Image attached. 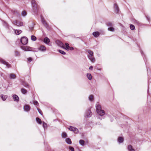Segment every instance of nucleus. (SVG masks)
I'll return each instance as SVG.
<instances>
[{"instance_id":"obj_11","label":"nucleus","mask_w":151,"mask_h":151,"mask_svg":"<svg viewBox=\"0 0 151 151\" xmlns=\"http://www.w3.org/2000/svg\"><path fill=\"white\" fill-rule=\"evenodd\" d=\"M39 49L41 51H45L46 49V47L44 45H41Z\"/></svg>"},{"instance_id":"obj_28","label":"nucleus","mask_w":151,"mask_h":151,"mask_svg":"<svg viewBox=\"0 0 151 151\" xmlns=\"http://www.w3.org/2000/svg\"><path fill=\"white\" fill-rule=\"evenodd\" d=\"M87 52L89 54V55H93V52L91 50H87Z\"/></svg>"},{"instance_id":"obj_6","label":"nucleus","mask_w":151,"mask_h":151,"mask_svg":"<svg viewBox=\"0 0 151 151\" xmlns=\"http://www.w3.org/2000/svg\"><path fill=\"white\" fill-rule=\"evenodd\" d=\"M22 50H24L25 51H33V48H32V47L28 46L22 47Z\"/></svg>"},{"instance_id":"obj_40","label":"nucleus","mask_w":151,"mask_h":151,"mask_svg":"<svg viewBox=\"0 0 151 151\" xmlns=\"http://www.w3.org/2000/svg\"><path fill=\"white\" fill-rule=\"evenodd\" d=\"M106 24H107V25H108V26H111L112 25V24L111 22H109L107 23Z\"/></svg>"},{"instance_id":"obj_23","label":"nucleus","mask_w":151,"mask_h":151,"mask_svg":"<svg viewBox=\"0 0 151 151\" xmlns=\"http://www.w3.org/2000/svg\"><path fill=\"white\" fill-rule=\"evenodd\" d=\"M21 91L22 93L23 94H25L27 93V91L26 89L24 88H22L21 89Z\"/></svg>"},{"instance_id":"obj_20","label":"nucleus","mask_w":151,"mask_h":151,"mask_svg":"<svg viewBox=\"0 0 151 151\" xmlns=\"http://www.w3.org/2000/svg\"><path fill=\"white\" fill-rule=\"evenodd\" d=\"M1 99H2L3 101H5L6 100V99L7 98V96L6 95H4L2 94L1 96Z\"/></svg>"},{"instance_id":"obj_5","label":"nucleus","mask_w":151,"mask_h":151,"mask_svg":"<svg viewBox=\"0 0 151 151\" xmlns=\"http://www.w3.org/2000/svg\"><path fill=\"white\" fill-rule=\"evenodd\" d=\"M55 43L59 47L66 49V48L65 46L63 45V43L60 41L57 40L55 41Z\"/></svg>"},{"instance_id":"obj_26","label":"nucleus","mask_w":151,"mask_h":151,"mask_svg":"<svg viewBox=\"0 0 151 151\" xmlns=\"http://www.w3.org/2000/svg\"><path fill=\"white\" fill-rule=\"evenodd\" d=\"M41 21L42 23L45 25L47 26V24L45 22V20L43 18H41Z\"/></svg>"},{"instance_id":"obj_9","label":"nucleus","mask_w":151,"mask_h":151,"mask_svg":"<svg viewBox=\"0 0 151 151\" xmlns=\"http://www.w3.org/2000/svg\"><path fill=\"white\" fill-rule=\"evenodd\" d=\"M88 57L89 59L93 63H94L95 61V59L93 55H88Z\"/></svg>"},{"instance_id":"obj_8","label":"nucleus","mask_w":151,"mask_h":151,"mask_svg":"<svg viewBox=\"0 0 151 151\" xmlns=\"http://www.w3.org/2000/svg\"><path fill=\"white\" fill-rule=\"evenodd\" d=\"M0 62L6 65L7 67L8 68H9L10 67V65L9 64L2 59H0Z\"/></svg>"},{"instance_id":"obj_17","label":"nucleus","mask_w":151,"mask_h":151,"mask_svg":"<svg viewBox=\"0 0 151 151\" xmlns=\"http://www.w3.org/2000/svg\"><path fill=\"white\" fill-rule=\"evenodd\" d=\"M92 115V112H91V110H88L87 112V113L86 114L87 117H89L91 116Z\"/></svg>"},{"instance_id":"obj_1","label":"nucleus","mask_w":151,"mask_h":151,"mask_svg":"<svg viewBox=\"0 0 151 151\" xmlns=\"http://www.w3.org/2000/svg\"><path fill=\"white\" fill-rule=\"evenodd\" d=\"M33 10L34 12H35L38 9V7L35 1L32 0L31 2Z\"/></svg>"},{"instance_id":"obj_10","label":"nucleus","mask_w":151,"mask_h":151,"mask_svg":"<svg viewBox=\"0 0 151 151\" xmlns=\"http://www.w3.org/2000/svg\"><path fill=\"white\" fill-rule=\"evenodd\" d=\"M24 109L25 111H29L30 110V107L28 105H25L24 107Z\"/></svg>"},{"instance_id":"obj_32","label":"nucleus","mask_w":151,"mask_h":151,"mask_svg":"<svg viewBox=\"0 0 151 151\" xmlns=\"http://www.w3.org/2000/svg\"><path fill=\"white\" fill-rule=\"evenodd\" d=\"M22 84L24 86L26 87H27L29 86L28 84L27 83L25 82H23L22 83Z\"/></svg>"},{"instance_id":"obj_36","label":"nucleus","mask_w":151,"mask_h":151,"mask_svg":"<svg viewBox=\"0 0 151 151\" xmlns=\"http://www.w3.org/2000/svg\"><path fill=\"white\" fill-rule=\"evenodd\" d=\"M108 29L111 31H114V29L113 27H111L110 28H108Z\"/></svg>"},{"instance_id":"obj_33","label":"nucleus","mask_w":151,"mask_h":151,"mask_svg":"<svg viewBox=\"0 0 151 151\" xmlns=\"http://www.w3.org/2000/svg\"><path fill=\"white\" fill-rule=\"evenodd\" d=\"M63 138H65L66 137V133L65 132H63L62 135Z\"/></svg>"},{"instance_id":"obj_34","label":"nucleus","mask_w":151,"mask_h":151,"mask_svg":"<svg viewBox=\"0 0 151 151\" xmlns=\"http://www.w3.org/2000/svg\"><path fill=\"white\" fill-rule=\"evenodd\" d=\"M58 51L60 53L62 54L65 55V52L63 50H59Z\"/></svg>"},{"instance_id":"obj_4","label":"nucleus","mask_w":151,"mask_h":151,"mask_svg":"<svg viewBox=\"0 0 151 151\" xmlns=\"http://www.w3.org/2000/svg\"><path fill=\"white\" fill-rule=\"evenodd\" d=\"M68 129L70 131H73L75 133L77 134L78 132V129L74 127L70 126L68 127Z\"/></svg>"},{"instance_id":"obj_30","label":"nucleus","mask_w":151,"mask_h":151,"mask_svg":"<svg viewBox=\"0 0 151 151\" xmlns=\"http://www.w3.org/2000/svg\"><path fill=\"white\" fill-rule=\"evenodd\" d=\"M36 37L34 35H32L31 36V39L32 40L35 41L36 40Z\"/></svg>"},{"instance_id":"obj_29","label":"nucleus","mask_w":151,"mask_h":151,"mask_svg":"<svg viewBox=\"0 0 151 151\" xmlns=\"http://www.w3.org/2000/svg\"><path fill=\"white\" fill-rule=\"evenodd\" d=\"M89 100L90 101H92L94 99L93 96V95H91L89 96Z\"/></svg>"},{"instance_id":"obj_39","label":"nucleus","mask_w":151,"mask_h":151,"mask_svg":"<svg viewBox=\"0 0 151 151\" xmlns=\"http://www.w3.org/2000/svg\"><path fill=\"white\" fill-rule=\"evenodd\" d=\"M114 7L116 9V10L118 11L119 8L117 5L116 4H115L114 5Z\"/></svg>"},{"instance_id":"obj_45","label":"nucleus","mask_w":151,"mask_h":151,"mask_svg":"<svg viewBox=\"0 0 151 151\" xmlns=\"http://www.w3.org/2000/svg\"><path fill=\"white\" fill-rule=\"evenodd\" d=\"M95 69H97V70H101V68H99L98 67H97L96 66L95 67Z\"/></svg>"},{"instance_id":"obj_16","label":"nucleus","mask_w":151,"mask_h":151,"mask_svg":"<svg viewBox=\"0 0 151 151\" xmlns=\"http://www.w3.org/2000/svg\"><path fill=\"white\" fill-rule=\"evenodd\" d=\"M50 42V39L47 37H45L44 40V42L46 44H48Z\"/></svg>"},{"instance_id":"obj_46","label":"nucleus","mask_w":151,"mask_h":151,"mask_svg":"<svg viewBox=\"0 0 151 151\" xmlns=\"http://www.w3.org/2000/svg\"><path fill=\"white\" fill-rule=\"evenodd\" d=\"M93 67L92 66H91L89 68V69L91 70H92L93 69Z\"/></svg>"},{"instance_id":"obj_42","label":"nucleus","mask_w":151,"mask_h":151,"mask_svg":"<svg viewBox=\"0 0 151 151\" xmlns=\"http://www.w3.org/2000/svg\"><path fill=\"white\" fill-rule=\"evenodd\" d=\"M15 55L16 56H18L19 55V53L17 51H16L15 52Z\"/></svg>"},{"instance_id":"obj_25","label":"nucleus","mask_w":151,"mask_h":151,"mask_svg":"<svg viewBox=\"0 0 151 151\" xmlns=\"http://www.w3.org/2000/svg\"><path fill=\"white\" fill-rule=\"evenodd\" d=\"M67 143L69 144H71L72 142H71V139L70 138H67Z\"/></svg>"},{"instance_id":"obj_19","label":"nucleus","mask_w":151,"mask_h":151,"mask_svg":"<svg viewBox=\"0 0 151 151\" xmlns=\"http://www.w3.org/2000/svg\"><path fill=\"white\" fill-rule=\"evenodd\" d=\"M118 140L119 143H122L124 141V138L122 137H119L118 138Z\"/></svg>"},{"instance_id":"obj_35","label":"nucleus","mask_w":151,"mask_h":151,"mask_svg":"<svg viewBox=\"0 0 151 151\" xmlns=\"http://www.w3.org/2000/svg\"><path fill=\"white\" fill-rule=\"evenodd\" d=\"M27 15V13L25 11H23L22 13V15L24 16H25Z\"/></svg>"},{"instance_id":"obj_22","label":"nucleus","mask_w":151,"mask_h":151,"mask_svg":"<svg viewBox=\"0 0 151 151\" xmlns=\"http://www.w3.org/2000/svg\"><path fill=\"white\" fill-rule=\"evenodd\" d=\"M87 77L88 78V79L91 80L92 78V76L91 74L90 73H88L87 74Z\"/></svg>"},{"instance_id":"obj_14","label":"nucleus","mask_w":151,"mask_h":151,"mask_svg":"<svg viewBox=\"0 0 151 151\" xmlns=\"http://www.w3.org/2000/svg\"><path fill=\"white\" fill-rule=\"evenodd\" d=\"M9 77L11 79H14L16 78V75L13 73L10 74Z\"/></svg>"},{"instance_id":"obj_21","label":"nucleus","mask_w":151,"mask_h":151,"mask_svg":"<svg viewBox=\"0 0 151 151\" xmlns=\"http://www.w3.org/2000/svg\"><path fill=\"white\" fill-rule=\"evenodd\" d=\"M14 31L15 33L17 35H19L22 32V31L21 30H18L17 29H14Z\"/></svg>"},{"instance_id":"obj_31","label":"nucleus","mask_w":151,"mask_h":151,"mask_svg":"<svg viewBox=\"0 0 151 151\" xmlns=\"http://www.w3.org/2000/svg\"><path fill=\"white\" fill-rule=\"evenodd\" d=\"M130 28L132 30H133L135 29V27L134 25L132 24H130Z\"/></svg>"},{"instance_id":"obj_12","label":"nucleus","mask_w":151,"mask_h":151,"mask_svg":"<svg viewBox=\"0 0 151 151\" xmlns=\"http://www.w3.org/2000/svg\"><path fill=\"white\" fill-rule=\"evenodd\" d=\"M74 49V48L72 47H70L68 43H67V50H72Z\"/></svg>"},{"instance_id":"obj_43","label":"nucleus","mask_w":151,"mask_h":151,"mask_svg":"<svg viewBox=\"0 0 151 151\" xmlns=\"http://www.w3.org/2000/svg\"><path fill=\"white\" fill-rule=\"evenodd\" d=\"M34 104L35 105H37L38 104V103L37 101H35L34 102Z\"/></svg>"},{"instance_id":"obj_48","label":"nucleus","mask_w":151,"mask_h":151,"mask_svg":"<svg viewBox=\"0 0 151 151\" xmlns=\"http://www.w3.org/2000/svg\"><path fill=\"white\" fill-rule=\"evenodd\" d=\"M65 45H66V43H65Z\"/></svg>"},{"instance_id":"obj_44","label":"nucleus","mask_w":151,"mask_h":151,"mask_svg":"<svg viewBox=\"0 0 151 151\" xmlns=\"http://www.w3.org/2000/svg\"><path fill=\"white\" fill-rule=\"evenodd\" d=\"M37 109L38 111V112L40 113V114H41L42 115V111L40 110L39 109H38V108Z\"/></svg>"},{"instance_id":"obj_7","label":"nucleus","mask_w":151,"mask_h":151,"mask_svg":"<svg viewBox=\"0 0 151 151\" xmlns=\"http://www.w3.org/2000/svg\"><path fill=\"white\" fill-rule=\"evenodd\" d=\"M13 23L14 24L18 26H22L23 24V22L18 20H16Z\"/></svg>"},{"instance_id":"obj_47","label":"nucleus","mask_w":151,"mask_h":151,"mask_svg":"<svg viewBox=\"0 0 151 151\" xmlns=\"http://www.w3.org/2000/svg\"><path fill=\"white\" fill-rule=\"evenodd\" d=\"M101 111H104V110H102L101 109L100 110H99V113H101L102 114V112Z\"/></svg>"},{"instance_id":"obj_27","label":"nucleus","mask_w":151,"mask_h":151,"mask_svg":"<svg viewBox=\"0 0 151 151\" xmlns=\"http://www.w3.org/2000/svg\"><path fill=\"white\" fill-rule=\"evenodd\" d=\"M79 142L80 144L82 145H84L85 141L83 140H80Z\"/></svg>"},{"instance_id":"obj_13","label":"nucleus","mask_w":151,"mask_h":151,"mask_svg":"<svg viewBox=\"0 0 151 151\" xmlns=\"http://www.w3.org/2000/svg\"><path fill=\"white\" fill-rule=\"evenodd\" d=\"M14 100V101H19V98L16 95H14L13 96Z\"/></svg>"},{"instance_id":"obj_24","label":"nucleus","mask_w":151,"mask_h":151,"mask_svg":"<svg viewBox=\"0 0 151 151\" xmlns=\"http://www.w3.org/2000/svg\"><path fill=\"white\" fill-rule=\"evenodd\" d=\"M36 120L37 122L40 124H41L42 123L41 120L38 117L36 118Z\"/></svg>"},{"instance_id":"obj_37","label":"nucleus","mask_w":151,"mask_h":151,"mask_svg":"<svg viewBox=\"0 0 151 151\" xmlns=\"http://www.w3.org/2000/svg\"><path fill=\"white\" fill-rule=\"evenodd\" d=\"M69 149L71 151H74V148L71 146H69Z\"/></svg>"},{"instance_id":"obj_2","label":"nucleus","mask_w":151,"mask_h":151,"mask_svg":"<svg viewBox=\"0 0 151 151\" xmlns=\"http://www.w3.org/2000/svg\"><path fill=\"white\" fill-rule=\"evenodd\" d=\"M96 111L98 114L102 116L104 115L105 114V112L104 111H101L102 112V113H99V111L101 110V107L100 105H98L96 106Z\"/></svg>"},{"instance_id":"obj_18","label":"nucleus","mask_w":151,"mask_h":151,"mask_svg":"<svg viewBox=\"0 0 151 151\" xmlns=\"http://www.w3.org/2000/svg\"><path fill=\"white\" fill-rule=\"evenodd\" d=\"M93 35L95 37H97L99 35V33L98 32H94L93 33Z\"/></svg>"},{"instance_id":"obj_38","label":"nucleus","mask_w":151,"mask_h":151,"mask_svg":"<svg viewBox=\"0 0 151 151\" xmlns=\"http://www.w3.org/2000/svg\"><path fill=\"white\" fill-rule=\"evenodd\" d=\"M43 127L44 128H45L47 127V124L45 123L44 122H43Z\"/></svg>"},{"instance_id":"obj_15","label":"nucleus","mask_w":151,"mask_h":151,"mask_svg":"<svg viewBox=\"0 0 151 151\" xmlns=\"http://www.w3.org/2000/svg\"><path fill=\"white\" fill-rule=\"evenodd\" d=\"M128 149L129 151H135V150L133 148L132 146L131 145L128 146Z\"/></svg>"},{"instance_id":"obj_41","label":"nucleus","mask_w":151,"mask_h":151,"mask_svg":"<svg viewBox=\"0 0 151 151\" xmlns=\"http://www.w3.org/2000/svg\"><path fill=\"white\" fill-rule=\"evenodd\" d=\"M27 60H28V61L29 62H31V61H32V58H28L27 59Z\"/></svg>"},{"instance_id":"obj_3","label":"nucleus","mask_w":151,"mask_h":151,"mask_svg":"<svg viewBox=\"0 0 151 151\" xmlns=\"http://www.w3.org/2000/svg\"><path fill=\"white\" fill-rule=\"evenodd\" d=\"M21 42L23 45H26L28 42V39L26 37H22L21 39Z\"/></svg>"}]
</instances>
